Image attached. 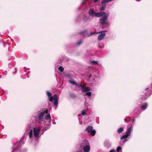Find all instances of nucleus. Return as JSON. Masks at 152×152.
Returning <instances> with one entry per match:
<instances>
[{
  "mask_svg": "<svg viewBox=\"0 0 152 152\" xmlns=\"http://www.w3.org/2000/svg\"><path fill=\"white\" fill-rule=\"evenodd\" d=\"M132 129L131 127H130L128 128L125 134L121 138V140H122L124 139H125L124 142H125L127 141V140L126 139L130 135L131 132L132 130Z\"/></svg>",
  "mask_w": 152,
  "mask_h": 152,
  "instance_id": "nucleus-1",
  "label": "nucleus"
},
{
  "mask_svg": "<svg viewBox=\"0 0 152 152\" xmlns=\"http://www.w3.org/2000/svg\"><path fill=\"white\" fill-rule=\"evenodd\" d=\"M109 13H106L100 20V23L102 25L106 24L107 23L106 20L109 16Z\"/></svg>",
  "mask_w": 152,
  "mask_h": 152,
  "instance_id": "nucleus-2",
  "label": "nucleus"
},
{
  "mask_svg": "<svg viewBox=\"0 0 152 152\" xmlns=\"http://www.w3.org/2000/svg\"><path fill=\"white\" fill-rule=\"evenodd\" d=\"M93 127L91 126H88L86 129V131L88 133H91L92 136H94L95 135L96 132L95 130H93Z\"/></svg>",
  "mask_w": 152,
  "mask_h": 152,
  "instance_id": "nucleus-3",
  "label": "nucleus"
},
{
  "mask_svg": "<svg viewBox=\"0 0 152 152\" xmlns=\"http://www.w3.org/2000/svg\"><path fill=\"white\" fill-rule=\"evenodd\" d=\"M106 31H101L96 33L97 34L101 33V34L98 35L97 39L98 40H100L103 39L106 35V34L104 33Z\"/></svg>",
  "mask_w": 152,
  "mask_h": 152,
  "instance_id": "nucleus-4",
  "label": "nucleus"
},
{
  "mask_svg": "<svg viewBox=\"0 0 152 152\" xmlns=\"http://www.w3.org/2000/svg\"><path fill=\"white\" fill-rule=\"evenodd\" d=\"M40 130V129L39 128H38L37 129L34 128V134L36 137H38Z\"/></svg>",
  "mask_w": 152,
  "mask_h": 152,
  "instance_id": "nucleus-5",
  "label": "nucleus"
},
{
  "mask_svg": "<svg viewBox=\"0 0 152 152\" xmlns=\"http://www.w3.org/2000/svg\"><path fill=\"white\" fill-rule=\"evenodd\" d=\"M89 144L88 141L87 140H83L80 145L81 148H83L85 146H86Z\"/></svg>",
  "mask_w": 152,
  "mask_h": 152,
  "instance_id": "nucleus-6",
  "label": "nucleus"
},
{
  "mask_svg": "<svg viewBox=\"0 0 152 152\" xmlns=\"http://www.w3.org/2000/svg\"><path fill=\"white\" fill-rule=\"evenodd\" d=\"M45 114V111H43L40 113L37 118L38 120L39 121H42L43 119L44 115Z\"/></svg>",
  "mask_w": 152,
  "mask_h": 152,
  "instance_id": "nucleus-7",
  "label": "nucleus"
},
{
  "mask_svg": "<svg viewBox=\"0 0 152 152\" xmlns=\"http://www.w3.org/2000/svg\"><path fill=\"white\" fill-rule=\"evenodd\" d=\"M106 14L105 12H97L95 13V16L96 17H100L102 15H104Z\"/></svg>",
  "mask_w": 152,
  "mask_h": 152,
  "instance_id": "nucleus-8",
  "label": "nucleus"
},
{
  "mask_svg": "<svg viewBox=\"0 0 152 152\" xmlns=\"http://www.w3.org/2000/svg\"><path fill=\"white\" fill-rule=\"evenodd\" d=\"M55 96L53 103L57 107L58 104V98H57V96L56 94H55Z\"/></svg>",
  "mask_w": 152,
  "mask_h": 152,
  "instance_id": "nucleus-9",
  "label": "nucleus"
},
{
  "mask_svg": "<svg viewBox=\"0 0 152 152\" xmlns=\"http://www.w3.org/2000/svg\"><path fill=\"white\" fill-rule=\"evenodd\" d=\"M91 90V88L89 87H85V85H84L83 89H81L83 92H86Z\"/></svg>",
  "mask_w": 152,
  "mask_h": 152,
  "instance_id": "nucleus-10",
  "label": "nucleus"
},
{
  "mask_svg": "<svg viewBox=\"0 0 152 152\" xmlns=\"http://www.w3.org/2000/svg\"><path fill=\"white\" fill-rule=\"evenodd\" d=\"M83 149L84 152H89L90 149L89 144L86 146H85L83 148Z\"/></svg>",
  "mask_w": 152,
  "mask_h": 152,
  "instance_id": "nucleus-11",
  "label": "nucleus"
},
{
  "mask_svg": "<svg viewBox=\"0 0 152 152\" xmlns=\"http://www.w3.org/2000/svg\"><path fill=\"white\" fill-rule=\"evenodd\" d=\"M89 15L92 17H93L95 16V12L94 10L93 9H91L89 11Z\"/></svg>",
  "mask_w": 152,
  "mask_h": 152,
  "instance_id": "nucleus-12",
  "label": "nucleus"
},
{
  "mask_svg": "<svg viewBox=\"0 0 152 152\" xmlns=\"http://www.w3.org/2000/svg\"><path fill=\"white\" fill-rule=\"evenodd\" d=\"M148 104L147 103H145L144 104L142 105L141 107V109L142 110H144L145 109H146L148 107Z\"/></svg>",
  "mask_w": 152,
  "mask_h": 152,
  "instance_id": "nucleus-13",
  "label": "nucleus"
},
{
  "mask_svg": "<svg viewBox=\"0 0 152 152\" xmlns=\"http://www.w3.org/2000/svg\"><path fill=\"white\" fill-rule=\"evenodd\" d=\"M102 7L100 8V10L101 11L104 10L107 6V5L105 4H102Z\"/></svg>",
  "mask_w": 152,
  "mask_h": 152,
  "instance_id": "nucleus-14",
  "label": "nucleus"
},
{
  "mask_svg": "<svg viewBox=\"0 0 152 152\" xmlns=\"http://www.w3.org/2000/svg\"><path fill=\"white\" fill-rule=\"evenodd\" d=\"M69 96L71 98L73 99L75 98L76 97L75 95L73 93H70L69 94Z\"/></svg>",
  "mask_w": 152,
  "mask_h": 152,
  "instance_id": "nucleus-15",
  "label": "nucleus"
},
{
  "mask_svg": "<svg viewBox=\"0 0 152 152\" xmlns=\"http://www.w3.org/2000/svg\"><path fill=\"white\" fill-rule=\"evenodd\" d=\"M124 130V128L121 127L119 129L117 130V132L118 133H121Z\"/></svg>",
  "mask_w": 152,
  "mask_h": 152,
  "instance_id": "nucleus-16",
  "label": "nucleus"
},
{
  "mask_svg": "<svg viewBox=\"0 0 152 152\" xmlns=\"http://www.w3.org/2000/svg\"><path fill=\"white\" fill-rule=\"evenodd\" d=\"M69 83H71L72 84L74 85H76V86H77V85H78V84L76 82L74 81L69 80Z\"/></svg>",
  "mask_w": 152,
  "mask_h": 152,
  "instance_id": "nucleus-17",
  "label": "nucleus"
},
{
  "mask_svg": "<svg viewBox=\"0 0 152 152\" xmlns=\"http://www.w3.org/2000/svg\"><path fill=\"white\" fill-rule=\"evenodd\" d=\"M112 0H103L102 1V4H105L111 1Z\"/></svg>",
  "mask_w": 152,
  "mask_h": 152,
  "instance_id": "nucleus-18",
  "label": "nucleus"
},
{
  "mask_svg": "<svg viewBox=\"0 0 152 152\" xmlns=\"http://www.w3.org/2000/svg\"><path fill=\"white\" fill-rule=\"evenodd\" d=\"M45 118L46 120H50L51 119V118L50 117V114H48L46 116Z\"/></svg>",
  "mask_w": 152,
  "mask_h": 152,
  "instance_id": "nucleus-19",
  "label": "nucleus"
},
{
  "mask_svg": "<svg viewBox=\"0 0 152 152\" xmlns=\"http://www.w3.org/2000/svg\"><path fill=\"white\" fill-rule=\"evenodd\" d=\"M55 97V95L53 96H50L49 98V100L50 102H52L53 101V100L54 99V98Z\"/></svg>",
  "mask_w": 152,
  "mask_h": 152,
  "instance_id": "nucleus-20",
  "label": "nucleus"
},
{
  "mask_svg": "<svg viewBox=\"0 0 152 152\" xmlns=\"http://www.w3.org/2000/svg\"><path fill=\"white\" fill-rule=\"evenodd\" d=\"M58 70L61 72H63L64 70V69L62 66H60L58 68Z\"/></svg>",
  "mask_w": 152,
  "mask_h": 152,
  "instance_id": "nucleus-21",
  "label": "nucleus"
},
{
  "mask_svg": "<svg viewBox=\"0 0 152 152\" xmlns=\"http://www.w3.org/2000/svg\"><path fill=\"white\" fill-rule=\"evenodd\" d=\"M33 134V131L32 130H31L29 133V136L30 138H31Z\"/></svg>",
  "mask_w": 152,
  "mask_h": 152,
  "instance_id": "nucleus-22",
  "label": "nucleus"
},
{
  "mask_svg": "<svg viewBox=\"0 0 152 152\" xmlns=\"http://www.w3.org/2000/svg\"><path fill=\"white\" fill-rule=\"evenodd\" d=\"M47 94L49 97H50L52 95V94L50 93V92L49 91H47L46 92Z\"/></svg>",
  "mask_w": 152,
  "mask_h": 152,
  "instance_id": "nucleus-23",
  "label": "nucleus"
},
{
  "mask_svg": "<svg viewBox=\"0 0 152 152\" xmlns=\"http://www.w3.org/2000/svg\"><path fill=\"white\" fill-rule=\"evenodd\" d=\"M82 42V40L80 39V40H79V41L77 42V45H79L80 44H81V43Z\"/></svg>",
  "mask_w": 152,
  "mask_h": 152,
  "instance_id": "nucleus-24",
  "label": "nucleus"
},
{
  "mask_svg": "<svg viewBox=\"0 0 152 152\" xmlns=\"http://www.w3.org/2000/svg\"><path fill=\"white\" fill-rule=\"evenodd\" d=\"M84 85H82L81 84L78 85H77V86L79 88L81 87V89H83V87H84Z\"/></svg>",
  "mask_w": 152,
  "mask_h": 152,
  "instance_id": "nucleus-25",
  "label": "nucleus"
},
{
  "mask_svg": "<svg viewBox=\"0 0 152 152\" xmlns=\"http://www.w3.org/2000/svg\"><path fill=\"white\" fill-rule=\"evenodd\" d=\"M86 94L87 96H91V92H87Z\"/></svg>",
  "mask_w": 152,
  "mask_h": 152,
  "instance_id": "nucleus-26",
  "label": "nucleus"
},
{
  "mask_svg": "<svg viewBox=\"0 0 152 152\" xmlns=\"http://www.w3.org/2000/svg\"><path fill=\"white\" fill-rule=\"evenodd\" d=\"M121 149V148L120 146H118L117 148V151L119 152V151Z\"/></svg>",
  "mask_w": 152,
  "mask_h": 152,
  "instance_id": "nucleus-27",
  "label": "nucleus"
},
{
  "mask_svg": "<svg viewBox=\"0 0 152 152\" xmlns=\"http://www.w3.org/2000/svg\"><path fill=\"white\" fill-rule=\"evenodd\" d=\"M86 113L85 111L84 110H83L81 112V114L83 115H85L86 114Z\"/></svg>",
  "mask_w": 152,
  "mask_h": 152,
  "instance_id": "nucleus-28",
  "label": "nucleus"
},
{
  "mask_svg": "<svg viewBox=\"0 0 152 152\" xmlns=\"http://www.w3.org/2000/svg\"><path fill=\"white\" fill-rule=\"evenodd\" d=\"M92 63H93V64H98V62L97 61H92Z\"/></svg>",
  "mask_w": 152,
  "mask_h": 152,
  "instance_id": "nucleus-29",
  "label": "nucleus"
},
{
  "mask_svg": "<svg viewBox=\"0 0 152 152\" xmlns=\"http://www.w3.org/2000/svg\"><path fill=\"white\" fill-rule=\"evenodd\" d=\"M86 32H87L85 30V31H83L80 32V34H84V33H85Z\"/></svg>",
  "mask_w": 152,
  "mask_h": 152,
  "instance_id": "nucleus-30",
  "label": "nucleus"
},
{
  "mask_svg": "<svg viewBox=\"0 0 152 152\" xmlns=\"http://www.w3.org/2000/svg\"><path fill=\"white\" fill-rule=\"evenodd\" d=\"M109 152H115V150L114 149H113L111 150H110Z\"/></svg>",
  "mask_w": 152,
  "mask_h": 152,
  "instance_id": "nucleus-31",
  "label": "nucleus"
},
{
  "mask_svg": "<svg viewBox=\"0 0 152 152\" xmlns=\"http://www.w3.org/2000/svg\"><path fill=\"white\" fill-rule=\"evenodd\" d=\"M43 111H45V114H48V110L47 109L45 111L44 110Z\"/></svg>",
  "mask_w": 152,
  "mask_h": 152,
  "instance_id": "nucleus-32",
  "label": "nucleus"
},
{
  "mask_svg": "<svg viewBox=\"0 0 152 152\" xmlns=\"http://www.w3.org/2000/svg\"><path fill=\"white\" fill-rule=\"evenodd\" d=\"M23 138H21L20 140V143L21 142L23 141Z\"/></svg>",
  "mask_w": 152,
  "mask_h": 152,
  "instance_id": "nucleus-33",
  "label": "nucleus"
},
{
  "mask_svg": "<svg viewBox=\"0 0 152 152\" xmlns=\"http://www.w3.org/2000/svg\"><path fill=\"white\" fill-rule=\"evenodd\" d=\"M92 76V75L91 74H90L88 75V78H90Z\"/></svg>",
  "mask_w": 152,
  "mask_h": 152,
  "instance_id": "nucleus-34",
  "label": "nucleus"
},
{
  "mask_svg": "<svg viewBox=\"0 0 152 152\" xmlns=\"http://www.w3.org/2000/svg\"><path fill=\"white\" fill-rule=\"evenodd\" d=\"M98 0H94V3H96L98 1Z\"/></svg>",
  "mask_w": 152,
  "mask_h": 152,
  "instance_id": "nucleus-35",
  "label": "nucleus"
},
{
  "mask_svg": "<svg viewBox=\"0 0 152 152\" xmlns=\"http://www.w3.org/2000/svg\"><path fill=\"white\" fill-rule=\"evenodd\" d=\"M76 152H81V150L77 151Z\"/></svg>",
  "mask_w": 152,
  "mask_h": 152,
  "instance_id": "nucleus-36",
  "label": "nucleus"
},
{
  "mask_svg": "<svg viewBox=\"0 0 152 152\" xmlns=\"http://www.w3.org/2000/svg\"><path fill=\"white\" fill-rule=\"evenodd\" d=\"M134 121H135L134 119H133V123H134Z\"/></svg>",
  "mask_w": 152,
  "mask_h": 152,
  "instance_id": "nucleus-37",
  "label": "nucleus"
},
{
  "mask_svg": "<svg viewBox=\"0 0 152 152\" xmlns=\"http://www.w3.org/2000/svg\"><path fill=\"white\" fill-rule=\"evenodd\" d=\"M88 18H86V19L85 20V21H86V20H88Z\"/></svg>",
  "mask_w": 152,
  "mask_h": 152,
  "instance_id": "nucleus-38",
  "label": "nucleus"
},
{
  "mask_svg": "<svg viewBox=\"0 0 152 152\" xmlns=\"http://www.w3.org/2000/svg\"><path fill=\"white\" fill-rule=\"evenodd\" d=\"M148 89V88H147L145 89V90H147Z\"/></svg>",
  "mask_w": 152,
  "mask_h": 152,
  "instance_id": "nucleus-39",
  "label": "nucleus"
},
{
  "mask_svg": "<svg viewBox=\"0 0 152 152\" xmlns=\"http://www.w3.org/2000/svg\"><path fill=\"white\" fill-rule=\"evenodd\" d=\"M124 120H125V121L126 122V119H124Z\"/></svg>",
  "mask_w": 152,
  "mask_h": 152,
  "instance_id": "nucleus-40",
  "label": "nucleus"
},
{
  "mask_svg": "<svg viewBox=\"0 0 152 152\" xmlns=\"http://www.w3.org/2000/svg\"><path fill=\"white\" fill-rule=\"evenodd\" d=\"M94 34V33H91V35H92V34Z\"/></svg>",
  "mask_w": 152,
  "mask_h": 152,
  "instance_id": "nucleus-41",
  "label": "nucleus"
}]
</instances>
